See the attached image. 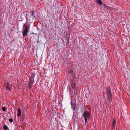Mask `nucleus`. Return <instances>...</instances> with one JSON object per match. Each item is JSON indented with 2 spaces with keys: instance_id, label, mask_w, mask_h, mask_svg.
<instances>
[{
  "instance_id": "nucleus-2",
  "label": "nucleus",
  "mask_w": 130,
  "mask_h": 130,
  "mask_svg": "<svg viewBox=\"0 0 130 130\" xmlns=\"http://www.w3.org/2000/svg\"><path fill=\"white\" fill-rule=\"evenodd\" d=\"M90 113L85 108L83 114H82V116L84 118L85 121V125L87 123V120L90 118Z\"/></svg>"
},
{
  "instance_id": "nucleus-3",
  "label": "nucleus",
  "mask_w": 130,
  "mask_h": 130,
  "mask_svg": "<svg viewBox=\"0 0 130 130\" xmlns=\"http://www.w3.org/2000/svg\"><path fill=\"white\" fill-rule=\"evenodd\" d=\"M35 75V73H32L29 78V82L28 83V87L29 89H30L31 88L34 84Z\"/></svg>"
},
{
  "instance_id": "nucleus-9",
  "label": "nucleus",
  "mask_w": 130,
  "mask_h": 130,
  "mask_svg": "<svg viewBox=\"0 0 130 130\" xmlns=\"http://www.w3.org/2000/svg\"><path fill=\"white\" fill-rule=\"evenodd\" d=\"M107 99L109 102H111L112 100V96H107Z\"/></svg>"
},
{
  "instance_id": "nucleus-13",
  "label": "nucleus",
  "mask_w": 130,
  "mask_h": 130,
  "mask_svg": "<svg viewBox=\"0 0 130 130\" xmlns=\"http://www.w3.org/2000/svg\"><path fill=\"white\" fill-rule=\"evenodd\" d=\"M2 110L4 111H5L6 110V108L5 107H3L2 108Z\"/></svg>"
},
{
  "instance_id": "nucleus-4",
  "label": "nucleus",
  "mask_w": 130,
  "mask_h": 130,
  "mask_svg": "<svg viewBox=\"0 0 130 130\" xmlns=\"http://www.w3.org/2000/svg\"><path fill=\"white\" fill-rule=\"evenodd\" d=\"M106 90L107 96H112L111 92V89L110 87L107 88L106 89Z\"/></svg>"
},
{
  "instance_id": "nucleus-5",
  "label": "nucleus",
  "mask_w": 130,
  "mask_h": 130,
  "mask_svg": "<svg viewBox=\"0 0 130 130\" xmlns=\"http://www.w3.org/2000/svg\"><path fill=\"white\" fill-rule=\"evenodd\" d=\"M116 123V120L114 119V118H113V120L112 121V125H111V126L112 127V129H113V128H115Z\"/></svg>"
},
{
  "instance_id": "nucleus-8",
  "label": "nucleus",
  "mask_w": 130,
  "mask_h": 130,
  "mask_svg": "<svg viewBox=\"0 0 130 130\" xmlns=\"http://www.w3.org/2000/svg\"><path fill=\"white\" fill-rule=\"evenodd\" d=\"M18 113H17V116L18 117H19L21 115V109L20 108H19L18 110Z\"/></svg>"
},
{
  "instance_id": "nucleus-12",
  "label": "nucleus",
  "mask_w": 130,
  "mask_h": 130,
  "mask_svg": "<svg viewBox=\"0 0 130 130\" xmlns=\"http://www.w3.org/2000/svg\"><path fill=\"white\" fill-rule=\"evenodd\" d=\"M9 121L10 122L12 123L13 122V120L12 118H10L9 120Z\"/></svg>"
},
{
  "instance_id": "nucleus-7",
  "label": "nucleus",
  "mask_w": 130,
  "mask_h": 130,
  "mask_svg": "<svg viewBox=\"0 0 130 130\" xmlns=\"http://www.w3.org/2000/svg\"><path fill=\"white\" fill-rule=\"evenodd\" d=\"M5 88H6V90L9 91L10 90L12 89V86L11 85V86H8V85H7V86L5 87Z\"/></svg>"
},
{
  "instance_id": "nucleus-16",
  "label": "nucleus",
  "mask_w": 130,
  "mask_h": 130,
  "mask_svg": "<svg viewBox=\"0 0 130 130\" xmlns=\"http://www.w3.org/2000/svg\"><path fill=\"white\" fill-rule=\"evenodd\" d=\"M34 14V12L33 11H32L31 14V15H33Z\"/></svg>"
},
{
  "instance_id": "nucleus-17",
  "label": "nucleus",
  "mask_w": 130,
  "mask_h": 130,
  "mask_svg": "<svg viewBox=\"0 0 130 130\" xmlns=\"http://www.w3.org/2000/svg\"><path fill=\"white\" fill-rule=\"evenodd\" d=\"M70 71H71V70H70Z\"/></svg>"
},
{
  "instance_id": "nucleus-14",
  "label": "nucleus",
  "mask_w": 130,
  "mask_h": 130,
  "mask_svg": "<svg viewBox=\"0 0 130 130\" xmlns=\"http://www.w3.org/2000/svg\"><path fill=\"white\" fill-rule=\"evenodd\" d=\"M72 88L74 89L75 88V85L74 84H72Z\"/></svg>"
},
{
  "instance_id": "nucleus-6",
  "label": "nucleus",
  "mask_w": 130,
  "mask_h": 130,
  "mask_svg": "<svg viewBox=\"0 0 130 130\" xmlns=\"http://www.w3.org/2000/svg\"><path fill=\"white\" fill-rule=\"evenodd\" d=\"M71 105L72 107L73 108V110L74 111L75 109V108L76 107V105L75 103H74L73 104L72 102V101H71Z\"/></svg>"
},
{
  "instance_id": "nucleus-10",
  "label": "nucleus",
  "mask_w": 130,
  "mask_h": 130,
  "mask_svg": "<svg viewBox=\"0 0 130 130\" xmlns=\"http://www.w3.org/2000/svg\"><path fill=\"white\" fill-rule=\"evenodd\" d=\"M96 3L98 5H99L102 4V2L101 0H97L96 1Z\"/></svg>"
},
{
  "instance_id": "nucleus-18",
  "label": "nucleus",
  "mask_w": 130,
  "mask_h": 130,
  "mask_svg": "<svg viewBox=\"0 0 130 130\" xmlns=\"http://www.w3.org/2000/svg\"><path fill=\"white\" fill-rule=\"evenodd\" d=\"M34 17L35 18V16H34Z\"/></svg>"
},
{
  "instance_id": "nucleus-1",
  "label": "nucleus",
  "mask_w": 130,
  "mask_h": 130,
  "mask_svg": "<svg viewBox=\"0 0 130 130\" xmlns=\"http://www.w3.org/2000/svg\"><path fill=\"white\" fill-rule=\"evenodd\" d=\"M30 24L26 22L24 25L22 31V34L23 37L26 36L29 31Z\"/></svg>"
},
{
  "instance_id": "nucleus-11",
  "label": "nucleus",
  "mask_w": 130,
  "mask_h": 130,
  "mask_svg": "<svg viewBox=\"0 0 130 130\" xmlns=\"http://www.w3.org/2000/svg\"><path fill=\"white\" fill-rule=\"evenodd\" d=\"M3 128L4 130H6L8 129V127L6 125H5L3 126Z\"/></svg>"
},
{
  "instance_id": "nucleus-15",
  "label": "nucleus",
  "mask_w": 130,
  "mask_h": 130,
  "mask_svg": "<svg viewBox=\"0 0 130 130\" xmlns=\"http://www.w3.org/2000/svg\"><path fill=\"white\" fill-rule=\"evenodd\" d=\"M103 6L105 8L106 7V6L104 4H102Z\"/></svg>"
}]
</instances>
